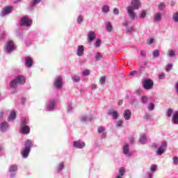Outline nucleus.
I'll list each match as a JSON object with an SVG mask.
<instances>
[{"mask_svg":"<svg viewBox=\"0 0 178 178\" xmlns=\"http://www.w3.org/2000/svg\"><path fill=\"white\" fill-rule=\"evenodd\" d=\"M32 24L33 21L30 19L28 17H23L19 22L20 26H26V27H30Z\"/></svg>","mask_w":178,"mask_h":178,"instance_id":"20e7f679","label":"nucleus"},{"mask_svg":"<svg viewBox=\"0 0 178 178\" xmlns=\"http://www.w3.org/2000/svg\"><path fill=\"white\" fill-rule=\"evenodd\" d=\"M123 105V100L120 99L118 101V106H122Z\"/></svg>","mask_w":178,"mask_h":178,"instance_id":"13d9d810","label":"nucleus"},{"mask_svg":"<svg viewBox=\"0 0 178 178\" xmlns=\"http://www.w3.org/2000/svg\"><path fill=\"white\" fill-rule=\"evenodd\" d=\"M140 54H141V56H143V57H145L146 56V53L145 52V51H142V52H140Z\"/></svg>","mask_w":178,"mask_h":178,"instance_id":"0e129e2a","label":"nucleus"},{"mask_svg":"<svg viewBox=\"0 0 178 178\" xmlns=\"http://www.w3.org/2000/svg\"><path fill=\"white\" fill-rule=\"evenodd\" d=\"M54 108H55V101H51L50 102V103L49 104L48 106V109L49 111H52V109H54Z\"/></svg>","mask_w":178,"mask_h":178,"instance_id":"4be33fe9","label":"nucleus"},{"mask_svg":"<svg viewBox=\"0 0 178 178\" xmlns=\"http://www.w3.org/2000/svg\"><path fill=\"white\" fill-rule=\"evenodd\" d=\"M4 113L5 111L3 110H0V119H2V118H3Z\"/></svg>","mask_w":178,"mask_h":178,"instance_id":"6e6d98bb","label":"nucleus"},{"mask_svg":"<svg viewBox=\"0 0 178 178\" xmlns=\"http://www.w3.org/2000/svg\"><path fill=\"white\" fill-rule=\"evenodd\" d=\"M143 86L145 90H152L154 88V81L151 79H146L144 81Z\"/></svg>","mask_w":178,"mask_h":178,"instance_id":"39448f33","label":"nucleus"},{"mask_svg":"<svg viewBox=\"0 0 178 178\" xmlns=\"http://www.w3.org/2000/svg\"><path fill=\"white\" fill-rule=\"evenodd\" d=\"M152 42H154V38H149L147 40L148 45H151V44H152Z\"/></svg>","mask_w":178,"mask_h":178,"instance_id":"603ef678","label":"nucleus"},{"mask_svg":"<svg viewBox=\"0 0 178 178\" xmlns=\"http://www.w3.org/2000/svg\"><path fill=\"white\" fill-rule=\"evenodd\" d=\"M124 118L126 120H129L131 118V111H130L129 109L125 110Z\"/></svg>","mask_w":178,"mask_h":178,"instance_id":"ddd939ff","label":"nucleus"},{"mask_svg":"<svg viewBox=\"0 0 178 178\" xmlns=\"http://www.w3.org/2000/svg\"><path fill=\"white\" fill-rule=\"evenodd\" d=\"M22 127L27 126V120H26L25 118H23L22 120Z\"/></svg>","mask_w":178,"mask_h":178,"instance_id":"c03bdc74","label":"nucleus"},{"mask_svg":"<svg viewBox=\"0 0 178 178\" xmlns=\"http://www.w3.org/2000/svg\"><path fill=\"white\" fill-rule=\"evenodd\" d=\"M123 124V122L122 120H119L117 122V127H120Z\"/></svg>","mask_w":178,"mask_h":178,"instance_id":"864d4df0","label":"nucleus"},{"mask_svg":"<svg viewBox=\"0 0 178 178\" xmlns=\"http://www.w3.org/2000/svg\"><path fill=\"white\" fill-rule=\"evenodd\" d=\"M172 19L175 22H178V12L173 15Z\"/></svg>","mask_w":178,"mask_h":178,"instance_id":"e433bc0d","label":"nucleus"},{"mask_svg":"<svg viewBox=\"0 0 178 178\" xmlns=\"http://www.w3.org/2000/svg\"><path fill=\"white\" fill-rule=\"evenodd\" d=\"M104 131H105V127H99L98 128V133H104Z\"/></svg>","mask_w":178,"mask_h":178,"instance_id":"37998d69","label":"nucleus"},{"mask_svg":"<svg viewBox=\"0 0 178 178\" xmlns=\"http://www.w3.org/2000/svg\"><path fill=\"white\" fill-rule=\"evenodd\" d=\"M105 81H106V77H105V76H103L99 79V83H101V84H105Z\"/></svg>","mask_w":178,"mask_h":178,"instance_id":"2f4dec72","label":"nucleus"},{"mask_svg":"<svg viewBox=\"0 0 178 178\" xmlns=\"http://www.w3.org/2000/svg\"><path fill=\"white\" fill-rule=\"evenodd\" d=\"M106 29L107 31L111 33V31H112V23L106 22Z\"/></svg>","mask_w":178,"mask_h":178,"instance_id":"412c9836","label":"nucleus"},{"mask_svg":"<svg viewBox=\"0 0 178 178\" xmlns=\"http://www.w3.org/2000/svg\"><path fill=\"white\" fill-rule=\"evenodd\" d=\"M72 79L73 81H75V83H77V81H80V76H76V75H73L72 76Z\"/></svg>","mask_w":178,"mask_h":178,"instance_id":"cd10ccee","label":"nucleus"},{"mask_svg":"<svg viewBox=\"0 0 178 178\" xmlns=\"http://www.w3.org/2000/svg\"><path fill=\"white\" fill-rule=\"evenodd\" d=\"M173 163H175V165H178V157L177 156H175L173 158Z\"/></svg>","mask_w":178,"mask_h":178,"instance_id":"8fccbe9b","label":"nucleus"},{"mask_svg":"<svg viewBox=\"0 0 178 178\" xmlns=\"http://www.w3.org/2000/svg\"><path fill=\"white\" fill-rule=\"evenodd\" d=\"M91 73V72L89 70H85L83 72V76H88V74H90Z\"/></svg>","mask_w":178,"mask_h":178,"instance_id":"58836bf2","label":"nucleus"},{"mask_svg":"<svg viewBox=\"0 0 178 178\" xmlns=\"http://www.w3.org/2000/svg\"><path fill=\"white\" fill-rule=\"evenodd\" d=\"M172 113H173V110H172L171 108H168V111L166 112L167 116H168V118H170Z\"/></svg>","mask_w":178,"mask_h":178,"instance_id":"473e14b6","label":"nucleus"},{"mask_svg":"<svg viewBox=\"0 0 178 178\" xmlns=\"http://www.w3.org/2000/svg\"><path fill=\"white\" fill-rule=\"evenodd\" d=\"M168 147V143L166 142H163L161 144V146L160 147L161 148H163V149H165V148H166Z\"/></svg>","mask_w":178,"mask_h":178,"instance_id":"de8ad7c7","label":"nucleus"},{"mask_svg":"<svg viewBox=\"0 0 178 178\" xmlns=\"http://www.w3.org/2000/svg\"><path fill=\"white\" fill-rule=\"evenodd\" d=\"M12 10H13V7H6L4 10L2 11V16H6V15H9Z\"/></svg>","mask_w":178,"mask_h":178,"instance_id":"f8f14e48","label":"nucleus"},{"mask_svg":"<svg viewBox=\"0 0 178 178\" xmlns=\"http://www.w3.org/2000/svg\"><path fill=\"white\" fill-rule=\"evenodd\" d=\"M134 31V26H131L127 30V33H133Z\"/></svg>","mask_w":178,"mask_h":178,"instance_id":"09e8293b","label":"nucleus"},{"mask_svg":"<svg viewBox=\"0 0 178 178\" xmlns=\"http://www.w3.org/2000/svg\"><path fill=\"white\" fill-rule=\"evenodd\" d=\"M56 88H60L62 87V78L60 76L57 77L54 82Z\"/></svg>","mask_w":178,"mask_h":178,"instance_id":"1a4fd4ad","label":"nucleus"},{"mask_svg":"<svg viewBox=\"0 0 178 178\" xmlns=\"http://www.w3.org/2000/svg\"><path fill=\"white\" fill-rule=\"evenodd\" d=\"M160 54H159V51L158 49H156L153 51V56L154 58H158V56H159Z\"/></svg>","mask_w":178,"mask_h":178,"instance_id":"7c9ffc66","label":"nucleus"},{"mask_svg":"<svg viewBox=\"0 0 178 178\" xmlns=\"http://www.w3.org/2000/svg\"><path fill=\"white\" fill-rule=\"evenodd\" d=\"M32 146L33 142L31 140H27L25 143V148L22 152V155L24 158H27V156H29V154H30V151L31 149Z\"/></svg>","mask_w":178,"mask_h":178,"instance_id":"7ed1b4c3","label":"nucleus"},{"mask_svg":"<svg viewBox=\"0 0 178 178\" xmlns=\"http://www.w3.org/2000/svg\"><path fill=\"white\" fill-rule=\"evenodd\" d=\"M10 172H16L17 170V165H12L10 167Z\"/></svg>","mask_w":178,"mask_h":178,"instance_id":"393cba45","label":"nucleus"},{"mask_svg":"<svg viewBox=\"0 0 178 178\" xmlns=\"http://www.w3.org/2000/svg\"><path fill=\"white\" fill-rule=\"evenodd\" d=\"M175 87H176V92H177V94L178 95V81L176 83Z\"/></svg>","mask_w":178,"mask_h":178,"instance_id":"680f3d73","label":"nucleus"},{"mask_svg":"<svg viewBox=\"0 0 178 178\" xmlns=\"http://www.w3.org/2000/svg\"><path fill=\"white\" fill-rule=\"evenodd\" d=\"M114 15H119V9L118 8H115L113 10Z\"/></svg>","mask_w":178,"mask_h":178,"instance_id":"5fc2aeb1","label":"nucleus"},{"mask_svg":"<svg viewBox=\"0 0 178 178\" xmlns=\"http://www.w3.org/2000/svg\"><path fill=\"white\" fill-rule=\"evenodd\" d=\"M88 41H94L95 40V33L94 31H90L88 35Z\"/></svg>","mask_w":178,"mask_h":178,"instance_id":"2eb2a0df","label":"nucleus"},{"mask_svg":"<svg viewBox=\"0 0 178 178\" xmlns=\"http://www.w3.org/2000/svg\"><path fill=\"white\" fill-rule=\"evenodd\" d=\"M147 101H148V97H147L146 96H143L141 97V102L143 104H145Z\"/></svg>","mask_w":178,"mask_h":178,"instance_id":"c9c22d12","label":"nucleus"},{"mask_svg":"<svg viewBox=\"0 0 178 178\" xmlns=\"http://www.w3.org/2000/svg\"><path fill=\"white\" fill-rule=\"evenodd\" d=\"M163 152H165V149H163L162 147H159L156 152V154L162 155V154H163Z\"/></svg>","mask_w":178,"mask_h":178,"instance_id":"a878e982","label":"nucleus"},{"mask_svg":"<svg viewBox=\"0 0 178 178\" xmlns=\"http://www.w3.org/2000/svg\"><path fill=\"white\" fill-rule=\"evenodd\" d=\"M172 120L175 124H178V111L175 112L173 115Z\"/></svg>","mask_w":178,"mask_h":178,"instance_id":"6ab92c4d","label":"nucleus"},{"mask_svg":"<svg viewBox=\"0 0 178 178\" xmlns=\"http://www.w3.org/2000/svg\"><path fill=\"white\" fill-rule=\"evenodd\" d=\"M82 22H83V16L79 15L77 19V23H79V24H81Z\"/></svg>","mask_w":178,"mask_h":178,"instance_id":"a19ab883","label":"nucleus"},{"mask_svg":"<svg viewBox=\"0 0 178 178\" xmlns=\"http://www.w3.org/2000/svg\"><path fill=\"white\" fill-rule=\"evenodd\" d=\"M123 152L125 155H127L128 156H130L131 155V153L129 151V145H126L123 146Z\"/></svg>","mask_w":178,"mask_h":178,"instance_id":"dca6fc26","label":"nucleus"},{"mask_svg":"<svg viewBox=\"0 0 178 178\" xmlns=\"http://www.w3.org/2000/svg\"><path fill=\"white\" fill-rule=\"evenodd\" d=\"M82 122H86L87 120V117H83L81 118Z\"/></svg>","mask_w":178,"mask_h":178,"instance_id":"69168bd1","label":"nucleus"},{"mask_svg":"<svg viewBox=\"0 0 178 178\" xmlns=\"http://www.w3.org/2000/svg\"><path fill=\"white\" fill-rule=\"evenodd\" d=\"M21 132L22 134H29L30 133V127L29 126H22L21 127Z\"/></svg>","mask_w":178,"mask_h":178,"instance_id":"9d476101","label":"nucleus"},{"mask_svg":"<svg viewBox=\"0 0 178 178\" xmlns=\"http://www.w3.org/2000/svg\"><path fill=\"white\" fill-rule=\"evenodd\" d=\"M76 55L78 56H83L84 55V46L79 45L76 48Z\"/></svg>","mask_w":178,"mask_h":178,"instance_id":"6e6552de","label":"nucleus"},{"mask_svg":"<svg viewBox=\"0 0 178 178\" xmlns=\"http://www.w3.org/2000/svg\"><path fill=\"white\" fill-rule=\"evenodd\" d=\"M22 104H24V102H26V98L22 97Z\"/></svg>","mask_w":178,"mask_h":178,"instance_id":"774afa93","label":"nucleus"},{"mask_svg":"<svg viewBox=\"0 0 178 178\" xmlns=\"http://www.w3.org/2000/svg\"><path fill=\"white\" fill-rule=\"evenodd\" d=\"M25 60L26 66L27 67H31V66H33V58H31V57H26Z\"/></svg>","mask_w":178,"mask_h":178,"instance_id":"9b49d317","label":"nucleus"},{"mask_svg":"<svg viewBox=\"0 0 178 178\" xmlns=\"http://www.w3.org/2000/svg\"><path fill=\"white\" fill-rule=\"evenodd\" d=\"M168 56H175V51L174 50H171L169 51Z\"/></svg>","mask_w":178,"mask_h":178,"instance_id":"4d7b16f0","label":"nucleus"},{"mask_svg":"<svg viewBox=\"0 0 178 178\" xmlns=\"http://www.w3.org/2000/svg\"><path fill=\"white\" fill-rule=\"evenodd\" d=\"M41 2V0H34L33 3L35 5L37 3H40Z\"/></svg>","mask_w":178,"mask_h":178,"instance_id":"052dcab7","label":"nucleus"},{"mask_svg":"<svg viewBox=\"0 0 178 178\" xmlns=\"http://www.w3.org/2000/svg\"><path fill=\"white\" fill-rule=\"evenodd\" d=\"M15 49V44L13 43V41H10L7 43V47H6V49H7V52L8 54H10V52H12V51H13V49Z\"/></svg>","mask_w":178,"mask_h":178,"instance_id":"0eeeda50","label":"nucleus"},{"mask_svg":"<svg viewBox=\"0 0 178 178\" xmlns=\"http://www.w3.org/2000/svg\"><path fill=\"white\" fill-rule=\"evenodd\" d=\"M145 16H147V12L145 10L142 11L140 13L141 19H144V17H145Z\"/></svg>","mask_w":178,"mask_h":178,"instance_id":"79ce46f5","label":"nucleus"},{"mask_svg":"<svg viewBox=\"0 0 178 178\" xmlns=\"http://www.w3.org/2000/svg\"><path fill=\"white\" fill-rule=\"evenodd\" d=\"M97 88V84L92 85V90H95Z\"/></svg>","mask_w":178,"mask_h":178,"instance_id":"e2e57ef3","label":"nucleus"},{"mask_svg":"<svg viewBox=\"0 0 178 178\" xmlns=\"http://www.w3.org/2000/svg\"><path fill=\"white\" fill-rule=\"evenodd\" d=\"M26 83V78L23 75H19L15 79H14L13 81H11L10 83V86L11 88H17L18 84L19 86H23Z\"/></svg>","mask_w":178,"mask_h":178,"instance_id":"f03ea898","label":"nucleus"},{"mask_svg":"<svg viewBox=\"0 0 178 178\" xmlns=\"http://www.w3.org/2000/svg\"><path fill=\"white\" fill-rule=\"evenodd\" d=\"M140 141L142 144L147 143V136L145 135L140 136Z\"/></svg>","mask_w":178,"mask_h":178,"instance_id":"5701e85b","label":"nucleus"},{"mask_svg":"<svg viewBox=\"0 0 178 178\" xmlns=\"http://www.w3.org/2000/svg\"><path fill=\"white\" fill-rule=\"evenodd\" d=\"M155 108V104L154 103H150L148 106L149 111H152Z\"/></svg>","mask_w":178,"mask_h":178,"instance_id":"ea45409f","label":"nucleus"},{"mask_svg":"<svg viewBox=\"0 0 178 178\" xmlns=\"http://www.w3.org/2000/svg\"><path fill=\"white\" fill-rule=\"evenodd\" d=\"M130 76H136V74H138V72L137 71H131L129 72Z\"/></svg>","mask_w":178,"mask_h":178,"instance_id":"3c124183","label":"nucleus"},{"mask_svg":"<svg viewBox=\"0 0 178 178\" xmlns=\"http://www.w3.org/2000/svg\"><path fill=\"white\" fill-rule=\"evenodd\" d=\"M109 113L110 115H111L113 119H118V118H119V114L118 113V111H111Z\"/></svg>","mask_w":178,"mask_h":178,"instance_id":"a211bd4d","label":"nucleus"},{"mask_svg":"<svg viewBox=\"0 0 178 178\" xmlns=\"http://www.w3.org/2000/svg\"><path fill=\"white\" fill-rule=\"evenodd\" d=\"M172 67H173V65L168 64V65L165 68V72H170V70L172 69Z\"/></svg>","mask_w":178,"mask_h":178,"instance_id":"f704fd0d","label":"nucleus"},{"mask_svg":"<svg viewBox=\"0 0 178 178\" xmlns=\"http://www.w3.org/2000/svg\"><path fill=\"white\" fill-rule=\"evenodd\" d=\"M15 119H16V111H12L8 117V120H15Z\"/></svg>","mask_w":178,"mask_h":178,"instance_id":"f3484780","label":"nucleus"},{"mask_svg":"<svg viewBox=\"0 0 178 178\" xmlns=\"http://www.w3.org/2000/svg\"><path fill=\"white\" fill-rule=\"evenodd\" d=\"M106 137V133H103L102 138H105Z\"/></svg>","mask_w":178,"mask_h":178,"instance_id":"338daca9","label":"nucleus"},{"mask_svg":"<svg viewBox=\"0 0 178 178\" xmlns=\"http://www.w3.org/2000/svg\"><path fill=\"white\" fill-rule=\"evenodd\" d=\"M74 147H75V148H84L86 147V143L84 142H81L80 140H76L74 142Z\"/></svg>","mask_w":178,"mask_h":178,"instance_id":"423d86ee","label":"nucleus"},{"mask_svg":"<svg viewBox=\"0 0 178 178\" xmlns=\"http://www.w3.org/2000/svg\"><path fill=\"white\" fill-rule=\"evenodd\" d=\"M165 8H166V4H165V3H161L159 5V10H163L165 9Z\"/></svg>","mask_w":178,"mask_h":178,"instance_id":"bb28decb","label":"nucleus"},{"mask_svg":"<svg viewBox=\"0 0 178 178\" xmlns=\"http://www.w3.org/2000/svg\"><path fill=\"white\" fill-rule=\"evenodd\" d=\"M8 127H9V124L7 122H3L1 124L0 130L1 131H6Z\"/></svg>","mask_w":178,"mask_h":178,"instance_id":"4468645a","label":"nucleus"},{"mask_svg":"<svg viewBox=\"0 0 178 178\" xmlns=\"http://www.w3.org/2000/svg\"><path fill=\"white\" fill-rule=\"evenodd\" d=\"M157 168H158V166L156 165H155V164L152 165L150 167L151 172H155Z\"/></svg>","mask_w":178,"mask_h":178,"instance_id":"72a5a7b5","label":"nucleus"},{"mask_svg":"<svg viewBox=\"0 0 178 178\" xmlns=\"http://www.w3.org/2000/svg\"><path fill=\"white\" fill-rule=\"evenodd\" d=\"M124 173H126V170L123 167H120L119 169V175L120 176H124Z\"/></svg>","mask_w":178,"mask_h":178,"instance_id":"b1692460","label":"nucleus"},{"mask_svg":"<svg viewBox=\"0 0 178 178\" xmlns=\"http://www.w3.org/2000/svg\"><path fill=\"white\" fill-rule=\"evenodd\" d=\"M64 164H63V163H60L58 165V166H57V170L58 171V172H60V170H62V169H63V168H64Z\"/></svg>","mask_w":178,"mask_h":178,"instance_id":"c85d7f7f","label":"nucleus"},{"mask_svg":"<svg viewBox=\"0 0 178 178\" xmlns=\"http://www.w3.org/2000/svg\"><path fill=\"white\" fill-rule=\"evenodd\" d=\"M165 76H166V74L165 73H162L159 75V80H162V79H165Z\"/></svg>","mask_w":178,"mask_h":178,"instance_id":"49530a36","label":"nucleus"},{"mask_svg":"<svg viewBox=\"0 0 178 178\" xmlns=\"http://www.w3.org/2000/svg\"><path fill=\"white\" fill-rule=\"evenodd\" d=\"M140 8H141V2L138 0H132L131 6H129L127 8L128 16L131 19V20H134V19H136V13H134V10H138Z\"/></svg>","mask_w":178,"mask_h":178,"instance_id":"f257e3e1","label":"nucleus"},{"mask_svg":"<svg viewBox=\"0 0 178 178\" xmlns=\"http://www.w3.org/2000/svg\"><path fill=\"white\" fill-rule=\"evenodd\" d=\"M145 119H150V118H151V115H149V114H146V115H145Z\"/></svg>","mask_w":178,"mask_h":178,"instance_id":"bf43d9fd","label":"nucleus"},{"mask_svg":"<svg viewBox=\"0 0 178 178\" xmlns=\"http://www.w3.org/2000/svg\"><path fill=\"white\" fill-rule=\"evenodd\" d=\"M161 19H162V15H161V13H157L154 15V22H159L161 21Z\"/></svg>","mask_w":178,"mask_h":178,"instance_id":"aec40b11","label":"nucleus"},{"mask_svg":"<svg viewBox=\"0 0 178 178\" xmlns=\"http://www.w3.org/2000/svg\"><path fill=\"white\" fill-rule=\"evenodd\" d=\"M96 59L97 60H99V59H101L102 58V55L101 54V53H97L96 54V56H95Z\"/></svg>","mask_w":178,"mask_h":178,"instance_id":"a18cd8bd","label":"nucleus"},{"mask_svg":"<svg viewBox=\"0 0 178 178\" xmlns=\"http://www.w3.org/2000/svg\"><path fill=\"white\" fill-rule=\"evenodd\" d=\"M102 12H104V13H108V12H109V6H104L102 8Z\"/></svg>","mask_w":178,"mask_h":178,"instance_id":"c756f323","label":"nucleus"},{"mask_svg":"<svg viewBox=\"0 0 178 178\" xmlns=\"http://www.w3.org/2000/svg\"><path fill=\"white\" fill-rule=\"evenodd\" d=\"M100 46H101V40L97 39L95 43V47L99 48Z\"/></svg>","mask_w":178,"mask_h":178,"instance_id":"4c0bfd02","label":"nucleus"}]
</instances>
